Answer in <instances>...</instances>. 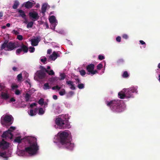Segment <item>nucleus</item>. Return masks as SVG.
Listing matches in <instances>:
<instances>
[{
  "instance_id": "obj_64",
  "label": "nucleus",
  "mask_w": 160,
  "mask_h": 160,
  "mask_svg": "<svg viewBox=\"0 0 160 160\" xmlns=\"http://www.w3.org/2000/svg\"><path fill=\"white\" fill-rule=\"evenodd\" d=\"M12 69L14 71H16L17 70V68L15 67H12Z\"/></svg>"
},
{
  "instance_id": "obj_15",
  "label": "nucleus",
  "mask_w": 160,
  "mask_h": 160,
  "mask_svg": "<svg viewBox=\"0 0 160 160\" xmlns=\"http://www.w3.org/2000/svg\"><path fill=\"white\" fill-rule=\"evenodd\" d=\"M38 77L40 79H42L45 78L46 75L45 73L42 71H39L37 72Z\"/></svg>"
},
{
  "instance_id": "obj_38",
  "label": "nucleus",
  "mask_w": 160,
  "mask_h": 160,
  "mask_svg": "<svg viewBox=\"0 0 160 160\" xmlns=\"http://www.w3.org/2000/svg\"><path fill=\"white\" fill-rule=\"evenodd\" d=\"M81 75L82 76L85 75L86 73L85 70L82 69L79 71Z\"/></svg>"
},
{
  "instance_id": "obj_14",
  "label": "nucleus",
  "mask_w": 160,
  "mask_h": 160,
  "mask_svg": "<svg viewBox=\"0 0 160 160\" xmlns=\"http://www.w3.org/2000/svg\"><path fill=\"white\" fill-rule=\"evenodd\" d=\"M35 3L28 1L24 3V7L27 8H32L35 4Z\"/></svg>"
},
{
  "instance_id": "obj_58",
  "label": "nucleus",
  "mask_w": 160,
  "mask_h": 160,
  "mask_svg": "<svg viewBox=\"0 0 160 160\" xmlns=\"http://www.w3.org/2000/svg\"><path fill=\"white\" fill-rule=\"evenodd\" d=\"M15 129V127L13 126H11L10 127V128L9 129H10L11 132L12 130H14Z\"/></svg>"
},
{
  "instance_id": "obj_49",
  "label": "nucleus",
  "mask_w": 160,
  "mask_h": 160,
  "mask_svg": "<svg viewBox=\"0 0 160 160\" xmlns=\"http://www.w3.org/2000/svg\"><path fill=\"white\" fill-rule=\"evenodd\" d=\"M122 38L124 39H126L128 38V36L127 34H124L122 35Z\"/></svg>"
},
{
  "instance_id": "obj_25",
  "label": "nucleus",
  "mask_w": 160,
  "mask_h": 160,
  "mask_svg": "<svg viewBox=\"0 0 160 160\" xmlns=\"http://www.w3.org/2000/svg\"><path fill=\"white\" fill-rule=\"evenodd\" d=\"M31 97V95L27 93L26 94L25 98L26 102L29 101V99Z\"/></svg>"
},
{
  "instance_id": "obj_56",
  "label": "nucleus",
  "mask_w": 160,
  "mask_h": 160,
  "mask_svg": "<svg viewBox=\"0 0 160 160\" xmlns=\"http://www.w3.org/2000/svg\"><path fill=\"white\" fill-rule=\"evenodd\" d=\"M4 88V87L0 84V91H2Z\"/></svg>"
},
{
  "instance_id": "obj_36",
  "label": "nucleus",
  "mask_w": 160,
  "mask_h": 160,
  "mask_svg": "<svg viewBox=\"0 0 160 160\" xmlns=\"http://www.w3.org/2000/svg\"><path fill=\"white\" fill-rule=\"evenodd\" d=\"M38 103L41 105H42L44 104V99L43 98H41L38 102Z\"/></svg>"
},
{
  "instance_id": "obj_5",
  "label": "nucleus",
  "mask_w": 160,
  "mask_h": 160,
  "mask_svg": "<svg viewBox=\"0 0 160 160\" xmlns=\"http://www.w3.org/2000/svg\"><path fill=\"white\" fill-rule=\"evenodd\" d=\"M19 47L18 44H15V43L11 41L9 42L8 40H6L2 44L0 51L4 49L6 51H11Z\"/></svg>"
},
{
  "instance_id": "obj_26",
  "label": "nucleus",
  "mask_w": 160,
  "mask_h": 160,
  "mask_svg": "<svg viewBox=\"0 0 160 160\" xmlns=\"http://www.w3.org/2000/svg\"><path fill=\"white\" fill-rule=\"evenodd\" d=\"M19 4V2L17 1L14 2V3L12 6V8L14 9H16L17 8Z\"/></svg>"
},
{
  "instance_id": "obj_3",
  "label": "nucleus",
  "mask_w": 160,
  "mask_h": 160,
  "mask_svg": "<svg viewBox=\"0 0 160 160\" xmlns=\"http://www.w3.org/2000/svg\"><path fill=\"white\" fill-rule=\"evenodd\" d=\"M55 123L61 129H63L71 128L68 118L66 115H62L56 118Z\"/></svg>"
},
{
  "instance_id": "obj_8",
  "label": "nucleus",
  "mask_w": 160,
  "mask_h": 160,
  "mask_svg": "<svg viewBox=\"0 0 160 160\" xmlns=\"http://www.w3.org/2000/svg\"><path fill=\"white\" fill-rule=\"evenodd\" d=\"M13 136V134L11 133V130L8 129V131L3 132L2 137L3 138H9L12 139Z\"/></svg>"
},
{
  "instance_id": "obj_47",
  "label": "nucleus",
  "mask_w": 160,
  "mask_h": 160,
  "mask_svg": "<svg viewBox=\"0 0 160 160\" xmlns=\"http://www.w3.org/2000/svg\"><path fill=\"white\" fill-rule=\"evenodd\" d=\"M98 58L99 60H102L104 59V57L102 55H100L98 56Z\"/></svg>"
},
{
  "instance_id": "obj_31",
  "label": "nucleus",
  "mask_w": 160,
  "mask_h": 160,
  "mask_svg": "<svg viewBox=\"0 0 160 160\" xmlns=\"http://www.w3.org/2000/svg\"><path fill=\"white\" fill-rule=\"evenodd\" d=\"M33 22L32 21H31L28 23V24L27 25V27L28 28H31L32 27L33 25Z\"/></svg>"
},
{
  "instance_id": "obj_51",
  "label": "nucleus",
  "mask_w": 160,
  "mask_h": 160,
  "mask_svg": "<svg viewBox=\"0 0 160 160\" xmlns=\"http://www.w3.org/2000/svg\"><path fill=\"white\" fill-rule=\"evenodd\" d=\"M75 79L76 81V84L78 83V84L80 83V80L77 77Z\"/></svg>"
},
{
  "instance_id": "obj_34",
  "label": "nucleus",
  "mask_w": 160,
  "mask_h": 160,
  "mask_svg": "<svg viewBox=\"0 0 160 160\" xmlns=\"http://www.w3.org/2000/svg\"><path fill=\"white\" fill-rule=\"evenodd\" d=\"M77 87L79 89H82L84 88V85L83 83H79L78 84Z\"/></svg>"
},
{
  "instance_id": "obj_6",
  "label": "nucleus",
  "mask_w": 160,
  "mask_h": 160,
  "mask_svg": "<svg viewBox=\"0 0 160 160\" xmlns=\"http://www.w3.org/2000/svg\"><path fill=\"white\" fill-rule=\"evenodd\" d=\"M12 116L11 115H5L2 116L1 118L0 122L3 126H6L8 123L12 124L11 122Z\"/></svg>"
},
{
  "instance_id": "obj_30",
  "label": "nucleus",
  "mask_w": 160,
  "mask_h": 160,
  "mask_svg": "<svg viewBox=\"0 0 160 160\" xmlns=\"http://www.w3.org/2000/svg\"><path fill=\"white\" fill-rule=\"evenodd\" d=\"M123 78H127L129 76V74L127 71H124L122 75Z\"/></svg>"
},
{
  "instance_id": "obj_40",
  "label": "nucleus",
  "mask_w": 160,
  "mask_h": 160,
  "mask_svg": "<svg viewBox=\"0 0 160 160\" xmlns=\"http://www.w3.org/2000/svg\"><path fill=\"white\" fill-rule=\"evenodd\" d=\"M22 51L21 48L18 49L16 51V54L18 55H19Z\"/></svg>"
},
{
  "instance_id": "obj_13",
  "label": "nucleus",
  "mask_w": 160,
  "mask_h": 160,
  "mask_svg": "<svg viewBox=\"0 0 160 160\" xmlns=\"http://www.w3.org/2000/svg\"><path fill=\"white\" fill-rule=\"evenodd\" d=\"M58 54L55 51L52 52V54L49 57V59L51 60H55L58 57H59Z\"/></svg>"
},
{
  "instance_id": "obj_44",
  "label": "nucleus",
  "mask_w": 160,
  "mask_h": 160,
  "mask_svg": "<svg viewBox=\"0 0 160 160\" xmlns=\"http://www.w3.org/2000/svg\"><path fill=\"white\" fill-rule=\"evenodd\" d=\"M98 73V72L97 70H93V71H92V72L90 73V74L92 76L93 75L96 73Z\"/></svg>"
},
{
  "instance_id": "obj_16",
  "label": "nucleus",
  "mask_w": 160,
  "mask_h": 160,
  "mask_svg": "<svg viewBox=\"0 0 160 160\" xmlns=\"http://www.w3.org/2000/svg\"><path fill=\"white\" fill-rule=\"evenodd\" d=\"M21 47V48L22 51H23L24 53H27L28 52V49L27 46L22 43L21 46L19 45Z\"/></svg>"
},
{
  "instance_id": "obj_10",
  "label": "nucleus",
  "mask_w": 160,
  "mask_h": 160,
  "mask_svg": "<svg viewBox=\"0 0 160 160\" xmlns=\"http://www.w3.org/2000/svg\"><path fill=\"white\" fill-rule=\"evenodd\" d=\"M9 146V144L8 142L2 139L1 142H0V147L3 150L7 149Z\"/></svg>"
},
{
  "instance_id": "obj_9",
  "label": "nucleus",
  "mask_w": 160,
  "mask_h": 160,
  "mask_svg": "<svg viewBox=\"0 0 160 160\" xmlns=\"http://www.w3.org/2000/svg\"><path fill=\"white\" fill-rule=\"evenodd\" d=\"M49 21L52 24V25L53 26V27L55 28L56 25V23H57V21L56 20L55 16L52 15L49 18Z\"/></svg>"
},
{
  "instance_id": "obj_29",
  "label": "nucleus",
  "mask_w": 160,
  "mask_h": 160,
  "mask_svg": "<svg viewBox=\"0 0 160 160\" xmlns=\"http://www.w3.org/2000/svg\"><path fill=\"white\" fill-rule=\"evenodd\" d=\"M17 78L18 82H20L21 81L22 79V74L20 73L18 74L17 76Z\"/></svg>"
},
{
  "instance_id": "obj_48",
  "label": "nucleus",
  "mask_w": 160,
  "mask_h": 160,
  "mask_svg": "<svg viewBox=\"0 0 160 160\" xmlns=\"http://www.w3.org/2000/svg\"><path fill=\"white\" fill-rule=\"evenodd\" d=\"M6 153L5 152H1L0 153V156L4 158H6Z\"/></svg>"
},
{
  "instance_id": "obj_4",
  "label": "nucleus",
  "mask_w": 160,
  "mask_h": 160,
  "mask_svg": "<svg viewBox=\"0 0 160 160\" xmlns=\"http://www.w3.org/2000/svg\"><path fill=\"white\" fill-rule=\"evenodd\" d=\"M107 105L110 107L113 111L120 112L123 111L121 102L119 101L112 100L110 102H107Z\"/></svg>"
},
{
  "instance_id": "obj_39",
  "label": "nucleus",
  "mask_w": 160,
  "mask_h": 160,
  "mask_svg": "<svg viewBox=\"0 0 160 160\" xmlns=\"http://www.w3.org/2000/svg\"><path fill=\"white\" fill-rule=\"evenodd\" d=\"M65 75L64 73H62L60 74L61 78L60 79V80H63L64 79L65 77Z\"/></svg>"
},
{
  "instance_id": "obj_21",
  "label": "nucleus",
  "mask_w": 160,
  "mask_h": 160,
  "mask_svg": "<svg viewBox=\"0 0 160 160\" xmlns=\"http://www.w3.org/2000/svg\"><path fill=\"white\" fill-rule=\"evenodd\" d=\"M66 83L68 85H69L71 87L70 88L72 90H75V87L74 84H73V82L71 81H66Z\"/></svg>"
},
{
  "instance_id": "obj_7",
  "label": "nucleus",
  "mask_w": 160,
  "mask_h": 160,
  "mask_svg": "<svg viewBox=\"0 0 160 160\" xmlns=\"http://www.w3.org/2000/svg\"><path fill=\"white\" fill-rule=\"evenodd\" d=\"M123 91L125 93L126 98H129L132 97V93H137V88L135 87H132L128 88L123 89Z\"/></svg>"
},
{
  "instance_id": "obj_27",
  "label": "nucleus",
  "mask_w": 160,
  "mask_h": 160,
  "mask_svg": "<svg viewBox=\"0 0 160 160\" xmlns=\"http://www.w3.org/2000/svg\"><path fill=\"white\" fill-rule=\"evenodd\" d=\"M45 69V72H46L47 73H48L49 75H54V72H53V70H50V71L47 70V69Z\"/></svg>"
},
{
  "instance_id": "obj_24",
  "label": "nucleus",
  "mask_w": 160,
  "mask_h": 160,
  "mask_svg": "<svg viewBox=\"0 0 160 160\" xmlns=\"http://www.w3.org/2000/svg\"><path fill=\"white\" fill-rule=\"evenodd\" d=\"M43 88L44 90L49 89L51 88V87L48 83H46L44 84Z\"/></svg>"
},
{
  "instance_id": "obj_59",
  "label": "nucleus",
  "mask_w": 160,
  "mask_h": 160,
  "mask_svg": "<svg viewBox=\"0 0 160 160\" xmlns=\"http://www.w3.org/2000/svg\"><path fill=\"white\" fill-rule=\"evenodd\" d=\"M52 52V50L51 49H48L47 50V53L48 54H50Z\"/></svg>"
},
{
  "instance_id": "obj_23",
  "label": "nucleus",
  "mask_w": 160,
  "mask_h": 160,
  "mask_svg": "<svg viewBox=\"0 0 160 160\" xmlns=\"http://www.w3.org/2000/svg\"><path fill=\"white\" fill-rule=\"evenodd\" d=\"M47 8V4H43L41 8L42 12V13L43 14H45V12L46 11Z\"/></svg>"
},
{
  "instance_id": "obj_33",
  "label": "nucleus",
  "mask_w": 160,
  "mask_h": 160,
  "mask_svg": "<svg viewBox=\"0 0 160 160\" xmlns=\"http://www.w3.org/2000/svg\"><path fill=\"white\" fill-rule=\"evenodd\" d=\"M124 62V60L122 59H120L118 60L117 61V63L118 65L122 64Z\"/></svg>"
},
{
  "instance_id": "obj_19",
  "label": "nucleus",
  "mask_w": 160,
  "mask_h": 160,
  "mask_svg": "<svg viewBox=\"0 0 160 160\" xmlns=\"http://www.w3.org/2000/svg\"><path fill=\"white\" fill-rule=\"evenodd\" d=\"M1 97L2 98L7 100L9 98V96L7 93L2 92L1 93Z\"/></svg>"
},
{
  "instance_id": "obj_28",
  "label": "nucleus",
  "mask_w": 160,
  "mask_h": 160,
  "mask_svg": "<svg viewBox=\"0 0 160 160\" xmlns=\"http://www.w3.org/2000/svg\"><path fill=\"white\" fill-rule=\"evenodd\" d=\"M22 139L20 137H17L14 140V142L18 143L21 142Z\"/></svg>"
},
{
  "instance_id": "obj_52",
  "label": "nucleus",
  "mask_w": 160,
  "mask_h": 160,
  "mask_svg": "<svg viewBox=\"0 0 160 160\" xmlns=\"http://www.w3.org/2000/svg\"><path fill=\"white\" fill-rule=\"evenodd\" d=\"M15 93L17 95H19L20 94V91L18 89H17L15 91Z\"/></svg>"
},
{
  "instance_id": "obj_35",
  "label": "nucleus",
  "mask_w": 160,
  "mask_h": 160,
  "mask_svg": "<svg viewBox=\"0 0 160 160\" xmlns=\"http://www.w3.org/2000/svg\"><path fill=\"white\" fill-rule=\"evenodd\" d=\"M103 65L101 63H99L97 66V69L100 70H101L102 68Z\"/></svg>"
},
{
  "instance_id": "obj_22",
  "label": "nucleus",
  "mask_w": 160,
  "mask_h": 160,
  "mask_svg": "<svg viewBox=\"0 0 160 160\" xmlns=\"http://www.w3.org/2000/svg\"><path fill=\"white\" fill-rule=\"evenodd\" d=\"M37 110L38 109L37 108H36L34 110L31 109L30 110V112L28 113L29 115L31 116H34L36 114Z\"/></svg>"
},
{
  "instance_id": "obj_18",
  "label": "nucleus",
  "mask_w": 160,
  "mask_h": 160,
  "mask_svg": "<svg viewBox=\"0 0 160 160\" xmlns=\"http://www.w3.org/2000/svg\"><path fill=\"white\" fill-rule=\"evenodd\" d=\"M18 12L19 13V16L21 17L24 19H26V15L25 14L24 11L21 9L19 10H18Z\"/></svg>"
},
{
  "instance_id": "obj_12",
  "label": "nucleus",
  "mask_w": 160,
  "mask_h": 160,
  "mask_svg": "<svg viewBox=\"0 0 160 160\" xmlns=\"http://www.w3.org/2000/svg\"><path fill=\"white\" fill-rule=\"evenodd\" d=\"M29 15L30 17L36 20H38L39 18L38 13L35 11L29 12Z\"/></svg>"
},
{
  "instance_id": "obj_53",
  "label": "nucleus",
  "mask_w": 160,
  "mask_h": 160,
  "mask_svg": "<svg viewBox=\"0 0 160 160\" xmlns=\"http://www.w3.org/2000/svg\"><path fill=\"white\" fill-rule=\"evenodd\" d=\"M139 42L141 44L144 45H145L144 47H146V44L145 42H144L143 41L140 40L139 41Z\"/></svg>"
},
{
  "instance_id": "obj_55",
  "label": "nucleus",
  "mask_w": 160,
  "mask_h": 160,
  "mask_svg": "<svg viewBox=\"0 0 160 160\" xmlns=\"http://www.w3.org/2000/svg\"><path fill=\"white\" fill-rule=\"evenodd\" d=\"M37 105V104L35 103H32L30 105V107L31 108H32L34 106H35Z\"/></svg>"
},
{
  "instance_id": "obj_2",
  "label": "nucleus",
  "mask_w": 160,
  "mask_h": 160,
  "mask_svg": "<svg viewBox=\"0 0 160 160\" xmlns=\"http://www.w3.org/2000/svg\"><path fill=\"white\" fill-rule=\"evenodd\" d=\"M30 145L26 147L25 150L22 151L24 152L25 151L31 155L36 154L39 150V146L37 142V139L34 137H32L29 140Z\"/></svg>"
},
{
  "instance_id": "obj_42",
  "label": "nucleus",
  "mask_w": 160,
  "mask_h": 160,
  "mask_svg": "<svg viewBox=\"0 0 160 160\" xmlns=\"http://www.w3.org/2000/svg\"><path fill=\"white\" fill-rule=\"evenodd\" d=\"M44 113V111L42 108H40L39 109V113L40 114H43Z\"/></svg>"
},
{
  "instance_id": "obj_46",
  "label": "nucleus",
  "mask_w": 160,
  "mask_h": 160,
  "mask_svg": "<svg viewBox=\"0 0 160 160\" xmlns=\"http://www.w3.org/2000/svg\"><path fill=\"white\" fill-rule=\"evenodd\" d=\"M74 94V92L72 91H70L68 93V96L69 97H72Z\"/></svg>"
},
{
  "instance_id": "obj_54",
  "label": "nucleus",
  "mask_w": 160,
  "mask_h": 160,
  "mask_svg": "<svg viewBox=\"0 0 160 160\" xmlns=\"http://www.w3.org/2000/svg\"><path fill=\"white\" fill-rule=\"evenodd\" d=\"M12 32L15 35H18V34H19V32L18 31L15 30H13L12 31Z\"/></svg>"
},
{
  "instance_id": "obj_20",
  "label": "nucleus",
  "mask_w": 160,
  "mask_h": 160,
  "mask_svg": "<svg viewBox=\"0 0 160 160\" xmlns=\"http://www.w3.org/2000/svg\"><path fill=\"white\" fill-rule=\"evenodd\" d=\"M31 44L33 46H36L37 45L39 42L38 38L32 39L31 40Z\"/></svg>"
},
{
  "instance_id": "obj_1",
  "label": "nucleus",
  "mask_w": 160,
  "mask_h": 160,
  "mask_svg": "<svg viewBox=\"0 0 160 160\" xmlns=\"http://www.w3.org/2000/svg\"><path fill=\"white\" fill-rule=\"evenodd\" d=\"M68 135V133L65 131L58 133L57 138L59 142L58 144L59 148H65L70 150L73 149L74 145L71 142Z\"/></svg>"
},
{
  "instance_id": "obj_63",
  "label": "nucleus",
  "mask_w": 160,
  "mask_h": 160,
  "mask_svg": "<svg viewBox=\"0 0 160 160\" xmlns=\"http://www.w3.org/2000/svg\"><path fill=\"white\" fill-rule=\"evenodd\" d=\"M55 87H56V89H57L58 90H59L61 89V87H59L58 85H56L55 86Z\"/></svg>"
},
{
  "instance_id": "obj_11",
  "label": "nucleus",
  "mask_w": 160,
  "mask_h": 160,
  "mask_svg": "<svg viewBox=\"0 0 160 160\" xmlns=\"http://www.w3.org/2000/svg\"><path fill=\"white\" fill-rule=\"evenodd\" d=\"M95 65L94 64L91 63L88 65L86 67V70L88 72L87 74L88 75L90 74L92 71L94 69Z\"/></svg>"
},
{
  "instance_id": "obj_57",
  "label": "nucleus",
  "mask_w": 160,
  "mask_h": 160,
  "mask_svg": "<svg viewBox=\"0 0 160 160\" xmlns=\"http://www.w3.org/2000/svg\"><path fill=\"white\" fill-rule=\"evenodd\" d=\"M44 25L45 26L46 28H49V25H48V23L47 22H45L44 23Z\"/></svg>"
},
{
  "instance_id": "obj_32",
  "label": "nucleus",
  "mask_w": 160,
  "mask_h": 160,
  "mask_svg": "<svg viewBox=\"0 0 160 160\" xmlns=\"http://www.w3.org/2000/svg\"><path fill=\"white\" fill-rule=\"evenodd\" d=\"M59 94L61 96H63L66 94V91L64 89H62L59 92Z\"/></svg>"
},
{
  "instance_id": "obj_45",
  "label": "nucleus",
  "mask_w": 160,
  "mask_h": 160,
  "mask_svg": "<svg viewBox=\"0 0 160 160\" xmlns=\"http://www.w3.org/2000/svg\"><path fill=\"white\" fill-rule=\"evenodd\" d=\"M17 38L19 40L21 41L23 39L22 36L21 35H18L17 36Z\"/></svg>"
},
{
  "instance_id": "obj_43",
  "label": "nucleus",
  "mask_w": 160,
  "mask_h": 160,
  "mask_svg": "<svg viewBox=\"0 0 160 160\" xmlns=\"http://www.w3.org/2000/svg\"><path fill=\"white\" fill-rule=\"evenodd\" d=\"M12 88L14 89L18 88V86L17 85L12 84L11 86Z\"/></svg>"
},
{
  "instance_id": "obj_62",
  "label": "nucleus",
  "mask_w": 160,
  "mask_h": 160,
  "mask_svg": "<svg viewBox=\"0 0 160 160\" xmlns=\"http://www.w3.org/2000/svg\"><path fill=\"white\" fill-rule=\"evenodd\" d=\"M41 69L42 70H43L45 72V69H46V68H44L43 66H41L40 67Z\"/></svg>"
},
{
  "instance_id": "obj_60",
  "label": "nucleus",
  "mask_w": 160,
  "mask_h": 160,
  "mask_svg": "<svg viewBox=\"0 0 160 160\" xmlns=\"http://www.w3.org/2000/svg\"><path fill=\"white\" fill-rule=\"evenodd\" d=\"M52 97L53 99L54 100H57L58 99V97L56 95H53Z\"/></svg>"
},
{
  "instance_id": "obj_37",
  "label": "nucleus",
  "mask_w": 160,
  "mask_h": 160,
  "mask_svg": "<svg viewBox=\"0 0 160 160\" xmlns=\"http://www.w3.org/2000/svg\"><path fill=\"white\" fill-rule=\"evenodd\" d=\"M47 60V58L45 57H44L40 59V61L44 64L46 63Z\"/></svg>"
},
{
  "instance_id": "obj_41",
  "label": "nucleus",
  "mask_w": 160,
  "mask_h": 160,
  "mask_svg": "<svg viewBox=\"0 0 160 160\" xmlns=\"http://www.w3.org/2000/svg\"><path fill=\"white\" fill-rule=\"evenodd\" d=\"M29 51L30 52L32 53L34 52L35 49L34 47H29Z\"/></svg>"
},
{
  "instance_id": "obj_50",
  "label": "nucleus",
  "mask_w": 160,
  "mask_h": 160,
  "mask_svg": "<svg viewBox=\"0 0 160 160\" xmlns=\"http://www.w3.org/2000/svg\"><path fill=\"white\" fill-rule=\"evenodd\" d=\"M121 38L120 36H118L116 38V40L117 42H121Z\"/></svg>"
},
{
  "instance_id": "obj_17",
  "label": "nucleus",
  "mask_w": 160,
  "mask_h": 160,
  "mask_svg": "<svg viewBox=\"0 0 160 160\" xmlns=\"http://www.w3.org/2000/svg\"><path fill=\"white\" fill-rule=\"evenodd\" d=\"M118 95L119 98L121 99H123L126 98V96L125 91H123V89L122 91L119 92L118 93Z\"/></svg>"
},
{
  "instance_id": "obj_61",
  "label": "nucleus",
  "mask_w": 160,
  "mask_h": 160,
  "mask_svg": "<svg viewBox=\"0 0 160 160\" xmlns=\"http://www.w3.org/2000/svg\"><path fill=\"white\" fill-rule=\"evenodd\" d=\"M15 99L13 98H12L10 99V101L11 102H15Z\"/></svg>"
}]
</instances>
